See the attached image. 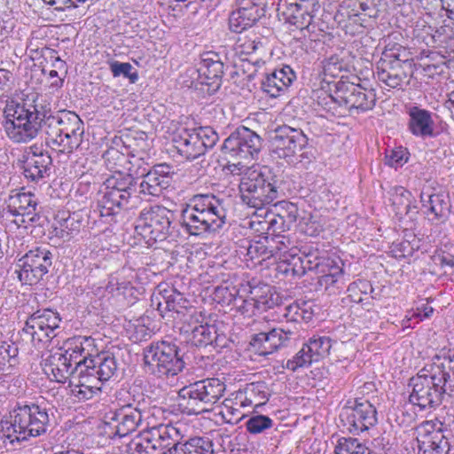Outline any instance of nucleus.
I'll return each mask as SVG.
<instances>
[{"instance_id": "56", "label": "nucleus", "mask_w": 454, "mask_h": 454, "mask_svg": "<svg viewBox=\"0 0 454 454\" xmlns=\"http://www.w3.org/2000/svg\"><path fill=\"white\" fill-rule=\"evenodd\" d=\"M408 154L409 153L406 148L402 146L396 147L386 155V164L392 168H398L407 162Z\"/></svg>"}, {"instance_id": "48", "label": "nucleus", "mask_w": 454, "mask_h": 454, "mask_svg": "<svg viewBox=\"0 0 454 454\" xmlns=\"http://www.w3.org/2000/svg\"><path fill=\"white\" fill-rule=\"evenodd\" d=\"M290 256L291 259L287 258V262H283V266H285L283 272L294 277L303 276L308 271L305 267V265H308V260L295 254H290Z\"/></svg>"}, {"instance_id": "5", "label": "nucleus", "mask_w": 454, "mask_h": 454, "mask_svg": "<svg viewBox=\"0 0 454 454\" xmlns=\"http://www.w3.org/2000/svg\"><path fill=\"white\" fill-rule=\"evenodd\" d=\"M134 174L114 170L104 183L101 197L98 200L100 216L113 217L138 201V190Z\"/></svg>"}, {"instance_id": "38", "label": "nucleus", "mask_w": 454, "mask_h": 454, "mask_svg": "<svg viewBox=\"0 0 454 454\" xmlns=\"http://www.w3.org/2000/svg\"><path fill=\"white\" fill-rule=\"evenodd\" d=\"M331 84L332 82H326L328 90H326L324 86H322L319 90H313L312 98L326 112L332 111L333 114H335V106H339V100L336 97V88H334L333 92H332Z\"/></svg>"}, {"instance_id": "6", "label": "nucleus", "mask_w": 454, "mask_h": 454, "mask_svg": "<svg viewBox=\"0 0 454 454\" xmlns=\"http://www.w3.org/2000/svg\"><path fill=\"white\" fill-rule=\"evenodd\" d=\"M50 419L45 408L37 404H18L10 412V420L2 426L3 436L14 442L27 441L46 433Z\"/></svg>"}, {"instance_id": "37", "label": "nucleus", "mask_w": 454, "mask_h": 454, "mask_svg": "<svg viewBox=\"0 0 454 454\" xmlns=\"http://www.w3.org/2000/svg\"><path fill=\"white\" fill-rule=\"evenodd\" d=\"M265 242L270 247L272 257L278 258L282 262H287L288 253L293 249L289 238L283 235H275L270 238L266 237Z\"/></svg>"}, {"instance_id": "15", "label": "nucleus", "mask_w": 454, "mask_h": 454, "mask_svg": "<svg viewBox=\"0 0 454 454\" xmlns=\"http://www.w3.org/2000/svg\"><path fill=\"white\" fill-rule=\"evenodd\" d=\"M52 254L45 247H35L26 253L18 262L19 279L27 285L37 284L49 271Z\"/></svg>"}, {"instance_id": "4", "label": "nucleus", "mask_w": 454, "mask_h": 454, "mask_svg": "<svg viewBox=\"0 0 454 454\" xmlns=\"http://www.w3.org/2000/svg\"><path fill=\"white\" fill-rule=\"evenodd\" d=\"M82 364L78 367V382L71 386V395L78 402L91 399L101 391L102 384L115 375L118 364L109 353L95 352L91 356L82 358Z\"/></svg>"}, {"instance_id": "26", "label": "nucleus", "mask_w": 454, "mask_h": 454, "mask_svg": "<svg viewBox=\"0 0 454 454\" xmlns=\"http://www.w3.org/2000/svg\"><path fill=\"white\" fill-rule=\"evenodd\" d=\"M407 128L415 137L427 138L434 137V121L432 112L417 105L406 106Z\"/></svg>"}, {"instance_id": "62", "label": "nucleus", "mask_w": 454, "mask_h": 454, "mask_svg": "<svg viewBox=\"0 0 454 454\" xmlns=\"http://www.w3.org/2000/svg\"><path fill=\"white\" fill-rule=\"evenodd\" d=\"M253 302H256V298L248 300L238 298V302L235 305L242 314H254V310L257 309V304H253Z\"/></svg>"}, {"instance_id": "19", "label": "nucleus", "mask_w": 454, "mask_h": 454, "mask_svg": "<svg viewBox=\"0 0 454 454\" xmlns=\"http://www.w3.org/2000/svg\"><path fill=\"white\" fill-rule=\"evenodd\" d=\"M189 201L196 214L208 223L213 232L219 231L226 221L223 200L212 193H200L192 196Z\"/></svg>"}, {"instance_id": "1", "label": "nucleus", "mask_w": 454, "mask_h": 454, "mask_svg": "<svg viewBox=\"0 0 454 454\" xmlns=\"http://www.w3.org/2000/svg\"><path fill=\"white\" fill-rule=\"evenodd\" d=\"M3 127L6 136L15 143H27L43 129L46 143L63 153L77 150L84 135V124L74 112L62 110L51 114L42 105L11 103L4 109Z\"/></svg>"}, {"instance_id": "64", "label": "nucleus", "mask_w": 454, "mask_h": 454, "mask_svg": "<svg viewBox=\"0 0 454 454\" xmlns=\"http://www.w3.org/2000/svg\"><path fill=\"white\" fill-rule=\"evenodd\" d=\"M284 317L287 321L298 322L300 321V305L298 303H292L285 307Z\"/></svg>"}, {"instance_id": "16", "label": "nucleus", "mask_w": 454, "mask_h": 454, "mask_svg": "<svg viewBox=\"0 0 454 454\" xmlns=\"http://www.w3.org/2000/svg\"><path fill=\"white\" fill-rule=\"evenodd\" d=\"M333 85L336 88V97L340 107H344L349 111L356 109L362 112L372 110L374 107L376 95L373 90H368L360 84L342 79Z\"/></svg>"}, {"instance_id": "24", "label": "nucleus", "mask_w": 454, "mask_h": 454, "mask_svg": "<svg viewBox=\"0 0 454 454\" xmlns=\"http://www.w3.org/2000/svg\"><path fill=\"white\" fill-rule=\"evenodd\" d=\"M293 334L290 329L273 328L268 333L254 334L250 345L258 355L268 356L285 346Z\"/></svg>"}, {"instance_id": "27", "label": "nucleus", "mask_w": 454, "mask_h": 454, "mask_svg": "<svg viewBox=\"0 0 454 454\" xmlns=\"http://www.w3.org/2000/svg\"><path fill=\"white\" fill-rule=\"evenodd\" d=\"M172 143L179 155L187 160H193L204 155V147L194 128L178 129L173 136Z\"/></svg>"}, {"instance_id": "61", "label": "nucleus", "mask_w": 454, "mask_h": 454, "mask_svg": "<svg viewBox=\"0 0 454 454\" xmlns=\"http://www.w3.org/2000/svg\"><path fill=\"white\" fill-rule=\"evenodd\" d=\"M342 262L340 260L335 261L333 259V265L330 267L328 276L325 275V284L333 285L338 281V278L342 275Z\"/></svg>"}, {"instance_id": "46", "label": "nucleus", "mask_w": 454, "mask_h": 454, "mask_svg": "<svg viewBox=\"0 0 454 454\" xmlns=\"http://www.w3.org/2000/svg\"><path fill=\"white\" fill-rule=\"evenodd\" d=\"M257 304V310L266 311L270 309L274 308L280 302V297L272 288L267 286L261 295L255 297Z\"/></svg>"}, {"instance_id": "22", "label": "nucleus", "mask_w": 454, "mask_h": 454, "mask_svg": "<svg viewBox=\"0 0 454 454\" xmlns=\"http://www.w3.org/2000/svg\"><path fill=\"white\" fill-rule=\"evenodd\" d=\"M133 159L134 160L130 161L132 167H135L136 164L137 165V169L133 170L134 174L143 177V180L137 186L138 194L151 195L154 197L160 196L163 190L169 184V176L162 174V171L160 170L162 166H158L151 170L148 169V165L142 168L139 163V159H135L134 157ZM129 170L132 171L131 168H129Z\"/></svg>"}, {"instance_id": "54", "label": "nucleus", "mask_w": 454, "mask_h": 454, "mask_svg": "<svg viewBox=\"0 0 454 454\" xmlns=\"http://www.w3.org/2000/svg\"><path fill=\"white\" fill-rule=\"evenodd\" d=\"M309 355L310 353L308 351V348L303 344L301 350L292 359L286 362V368L294 372L300 367L311 364L313 360Z\"/></svg>"}, {"instance_id": "18", "label": "nucleus", "mask_w": 454, "mask_h": 454, "mask_svg": "<svg viewBox=\"0 0 454 454\" xmlns=\"http://www.w3.org/2000/svg\"><path fill=\"white\" fill-rule=\"evenodd\" d=\"M340 419L343 426L354 434L369 430L378 421L376 408L369 401L357 400L354 405L342 408Z\"/></svg>"}, {"instance_id": "58", "label": "nucleus", "mask_w": 454, "mask_h": 454, "mask_svg": "<svg viewBox=\"0 0 454 454\" xmlns=\"http://www.w3.org/2000/svg\"><path fill=\"white\" fill-rule=\"evenodd\" d=\"M369 287L370 286L366 282H354L348 287V297L349 298L350 301L360 303L364 300L363 295H367V290Z\"/></svg>"}, {"instance_id": "23", "label": "nucleus", "mask_w": 454, "mask_h": 454, "mask_svg": "<svg viewBox=\"0 0 454 454\" xmlns=\"http://www.w3.org/2000/svg\"><path fill=\"white\" fill-rule=\"evenodd\" d=\"M420 201L427 219L433 224L444 223L450 213V202L445 191L427 193L421 192Z\"/></svg>"}, {"instance_id": "20", "label": "nucleus", "mask_w": 454, "mask_h": 454, "mask_svg": "<svg viewBox=\"0 0 454 454\" xmlns=\"http://www.w3.org/2000/svg\"><path fill=\"white\" fill-rule=\"evenodd\" d=\"M38 200L30 192H17L9 197L8 212L14 216L12 222L18 227L27 228L39 219L36 211Z\"/></svg>"}, {"instance_id": "43", "label": "nucleus", "mask_w": 454, "mask_h": 454, "mask_svg": "<svg viewBox=\"0 0 454 454\" xmlns=\"http://www.w3.org/2000/svg\"><path fill=\"white\" fill-rule=\"evenodd\" d=\"M18 356V348L10 344H4L0 346V373L7 375L16 364V357Z\"/></svg>"}, {"instance_id": "40", "label": "nucleus", "mask_w": 454, "mask_h": 454, "mask_svg": "<svg viewBox=\"0 0 454 454\" xmlns=\"http://www.w3.org/2000/svg\"><path fill=\"white\" fill-rule=\"evenodd\" d=\"M219 414L225 423L231 425L238 424L245 416L241 411L240 404L234 398L224 399Z\"/></svg>"}, {"instance_id": "9", "label": "nucleus", "mask_w": 454, "mask_h": 454, "mask_svg": "<svg viewBox=\"0 0 454 454\" xmlns=\"http://www.w3.org/2000/svg\"><path fill=\"white\" fill-rule=\"evenodd\" d=\"M144 360L148 371L159 378L177 375L184 368L178 346L171 341L151 343L144 350Z\"/></svg>"}, {"instance_id": "29", "label": "nucleus", "mask_w": 454, "mask_h": 454, "mask_svg": "<svg viewBox=\"0 0 454 454\" xmlns=\"http://www.w3.org/2000/svg\"><path fill=\"white\" fill-rule=\"evenodd\" d=\"M199 316L193 313L189 314V317L184 322L181 331L187 334L189 341L195 346H207L211 344L215 337V328L214 325L201 324Z\"/></svg>"}, {"instance_id": "33", "label": "nucleus", "mask_w": 454, "mask_h": 454, "mask_svg": "<svg viewBox=\"0 0 454 454\" xmlns=\"http://www.w3.org/2000/svg\"><path fill=\"white\" fill-rule=\"evenodd\" d=\"M310 5L307 0L291 2L283 14L287 22L302 30L308 28L313 20V15L309 11Z\"/></svg>"}, {"instance_id": "10", "label": "nucleus", "mask_w": 454, "mask_h": 454, "mask_svg": "<svg viewBox=\"0 0 454 454\" xmlns=\"http://www.w3.org/2000/svg\"><path fill=\"white\" fill-rule=\"evenodd\" d=\"M174 213L162 206L144 208L135 225L136 233L146 242L164 240L170 232Z\"/></svg>"}, {"instance_id": "60", "label": "nucleus", "mask_w": 454, "mask_h": 454, "mask_svg": "<svg viewBox=\"0 0 454 454\" xmlns=\"http://www.w3.org/2000/svg\"><path fill=\"white\" fill-rule=\"evenodd\" d=\"M262 388H264V386L262 384H252L247 388V394L256 400L255 407L262 406L269 399L267 392Z\"/></svg>"}, {"instance_id": "41", "label": "nucleus", "mask_w": 454, "mask_h": 454, "mask_svg": "<svg viewBox=\"0 0 454 454\" xmlns=\"http://www.w3.org/2000/svg\"><path fill=\"white\" fill-rule=\"evenodd\" d=\"M161 299H164L165 310L168 312L174 311L177 314L182 313L183 309H186L189 301L184 298V294L176 289L170 292L165 290L164 294H159Z\"/></svg>"}, {"instance_id": "7", "label": "nucleus", "mask_w": 454, "mask_h": 454, "mask_svg": "<svg viewBox=\"0 0 454 454\" xmlns=\"http://www.w3.org/2000/svg\"><path fill=\"white\" fill-rule=\"evenodd\" d=\"M242 201L256 209L274 203L278 198L277 180L267 167L247 169L239 182Z\"/></svg>"}, {"instance_id": "21", "label": "nucleus", "mask_w": 454, "mask_h": 454, "mask_svg": "<svg viewBox=\"0 0 454 454\" xmlns=\"http://www.w3.org/2000/svg\"><path fill=\"white\" fill-rule=\"evenodd\" d=\"M142 432L155 453H160L163 450L167 451L162 454L168 453L179 440L177 428L170 424L158 423L155 416L153 419V424L149 427L144 426Z\"/></svg>"}, {"instance_id": "12", "label": "nucleus", "mask_w": 454, "mask_h": 454, "mask_svg": "<svg viewBox=\"0 0 454 454\" xmlns=\"http://www.w3.org/2000/svg\"><path fill=\"white\" fill-rule=\"evenodd\" d=\"M156 412H160V410L156 408L145 410L138 406L111 411L108 416L111 420L108 427L112 430L108 433L109 437L121 438L131 434L139 427L151 426Z\"/></svg>"}, {"instance_id": "53", "label": "nucleus", "mask_w": 454, "mask_h": 454, "mask_svg": "<svg viewBox=\"0 0 454 454\" xmlns=\"http://www.w3.org/2000/svg\"><path fill=\"white\" fill-rule=\"evenodd\" d=\"M237 290L235 287L219 286L215 288L214 299L218 303L223 305H230L231 303L237 304L238 298L236 297Z\"/></svg>"}, {"instance_id": "31", "label": "nucleus", "mask_w": 454, "mask_h": 454, "mask_svg": "<svg viewBox=\"0 0 454 454\" xmlns=\"http://www.w3.org/2000/svg\"><path fill=\"white\" fill-rule=\"evenodd\" d=\"M20 334L22 342L31 344L36 349L44 348L53 338L33 314L27 319Z\"/></svg>"}, {"instance_id": "49", "label": "nucleus", "mask_w": 454, "mask_h": 454, "mask_svg": "<svg viewBox=\"0 0 454 454\" xmlns=\"http://www.w3.org/2000/svg\"><path fill=\"white\" fill-rule=\"evenodd\" d=\"M247 256L251 260L265 261L272 257L270 247L263 240H258L251 243L247 247Z\"/></svg>"}, {"instance_id": "47", "label": "nucleus", "mask_w": 454, "mask_h": 454, "mask_svg": "<svg viewBox=\"0 0 454 454\" xmlns=\"http://www.w3.org/2000/svg\"><path fill=\"white\" fill-rule=\"evenodd\" d=\"M273 427V420L265 415L252 416L247 422L246 427L248 433L258 434Z\"/></svg>"}, {"instance_id": "45", "label": "nucleus", "mask_w": 454, "mask_h": 454, "mask_svg": "<svg viewBox=\"0 0 454 454\" xmlns=\"http://www.w3.org/2000/svg\"><path fill=\"white\" fill-rule=\"evenodd\" d=\"M33 315L39 319V323L44 326L46 332L54 338L56 336L55 330L59 327L61 320L59 313L51 309H44L38 310Z\"/></svg>"}, {"instance_id": "52", "label": "nucleus", "mask_w": 454, "mask_h": 454, "mask_svg": "<svg viewBox=\"0 0 454 454\" xmlns=\"http://www.w3.org/2000/svg\"><path fill=\"white\" fill-rule=\"evenodd\" d=\"M133 67L130 63L113 61L110 63V70L114 75V77H118L122 75L125 78H128L130 82L135 83L138 79V74L137 72H131Z\"/></svg>"}, {"instance_id": "50", "label": "nucleus", "mask_w": 454, "mask_h": 454, "mask_svg": "<svg viewBox=\"0 0 454 454\" xmlns=\"http://www.w3.org/2000/svg\"><path fill=\"white\" fill-rule=\"evenodd\" d=\"M128 454H160L155 453L152 446L148 443L143 432L139 433L127 445Z\"/></svg>"}, {"instance_id": "36", "label": "nucleus", "mask_w": 454, "mask_h": 454, "mask_svg": "<svg viewBox=\"0 0 454 454\" xmlns=\"http://www.w3.org/2000/svg\"><path fill=\"white\" fill-rule=\"evenodd\" d=\"M346 54H334L322 61L324 81L326 77H338L342 72L349 71L350 65Z\"/></svg>"}, {"instance_id": "55", "label": "nucleus", "mask_w": 454, "mask_h": 454, "mask_svg": "<svg viewBox=\"0 0 454 454\" xmlns=\"http://www.w3.org/2000/svg\"><path fill=\"white\" fill-rule=\"evenodd\" d=\"M202 146L204 147V154L207 150L212 148L218 140L217 133L211 127L194 128Z\"/></svg>"}, {"instance_id": "59", "label": "nucleus", "mask_w": 454, "mask_h": 454, "mask_svg": "<svg viewBox=\"0 0 454 454\" xmlns=\"http://www.w3.org/2000/svg\"><path fill=\"white\" fill-rule=\"evenodd\" d=\"M116 401L119 408L117 410H124L127 408L139 407V403L136 401L133 395L126 389H121L116 392Z\"/></svg>"}, {"instance_id": "8", "label": "nucleus", "mask_w": 454, "mask_h": 454, "mask_svg": "<svg viewBox=\"0 0 454 454\" xmlns=\"http://www.w3.org/2000/svg\"><path fill=\"white\" fill-rule=\"evenodd\" d=\"M225 384L217 378H207L188 386L179 391L180 403L189 415L208 412L223 395Z\"/></svg>"}, {"instance_id": "30", "label": "nucleus", "mask_w": 454, "mask_h": 454, "mask_svg": "<svg viewBox=\"0 0 454 454\" xmlns=\"http://www.w3.org/2000/svg\"><path fill=\"white\" fill-rule=\"evenodd\" d=\"M295 74L289 66L275 69L268 74L262 82V90L271 98L281 95L294 82Z\"/></svg>"}, {"instance_id": "51", "label": "nucleus", "mask_w": 454, "mask_h": 454, "mask_svg": "<svg viewBox=\"0 0 454 454\" xmlns=\"http://www.w3.org/2000/svg\"><path fill=\"white\" fill-rule=\"evenodd\" d=\"M82 221L80 216L74 213L72 215H69L65 219L64 223L62 224V229L59 233H57V235L65 240H69L74 233L80 231Z\"/></svg>"}, {"instance_id": "28", "label": "nucleus", "mask_w": 454, "mask_h": 454, "mask_svg": "<svg viewBox=\"0 0 454 454\" xmlns=\"http://www.w3.org/2000/svg\"><path fill=\"white\" fill-rule=\"evenodd\" d=\"M52 163L51 157L44 153L41 146L33 145L27 152L23 165L24 176L31 181H38L44 177Z\"/></svg>"}, {"instance_id": "32", "label": "nucleus", "mask_w": 454, "mask_h": 454, "mask_svg": "<svg viewBox=\"0 0 454 454\" xmlns=\"http://www.w3.org/2000/svg\"><path fill=\"white\" fill-rule=\"evenodd\" d=\"M197 72L202 78L201 83L214 84L223 76V63L218 54L212 51L206 52L201 56Z\"/></svg>"}, {"instance_id": "14", "label": "nucleus", "mask_w": 454, "mask_h": 454, "mask_svg": "<svg viewBox=\"0 0 454 454\" xmlns=\"http://www.w3.org/2000/svg\"><path fill=\"white\" fill-rule=\"evenodd\" d=\"M270 143V151L275 157L291 163L297 153L307 146L308 137L300 129L282 126L275 129Z\"/></svg>"}, {"instance_id": "3", "label": "nucleus", "mask_w": 454, "mask_h": 454, "mask_svg": "<svg viewBox=\"0 0 454 454\" xmlns=\"http://www.w3.org/2000/svg\"><path fill=\"white\" fill-rule=\"evenodd\" d=\"M95 352V340L91 337L78 336L69 339L65 347L51 353L43 362V370L51 380L64 383L71 375L70 387L78 382V367L82 358L89 357Z\"/></svg>"}, {"instance_id": "63", "label": "nucleus", "mask_w": 454, "mask_h": 454, "mask_svg": "<svg viewBox=\"0 0 454 454\" xmlns=\"http://www.w3.org/2000/svg\"><path fill=\"white\" fill-rule=\"evenodd\" d=\"M333 265V259L329 257H321L317 273L319 275L320 282L325 283V275L328 276L330 267Z\"/></svg>"}, {"instance_id": "39", "label": "nucleus", "mask_w": 454, "mask_h": 454, "mask_svg": "<svg viewBox=\"0 0 454 454\" xmlns=\"http://www.w3.org/2000/svg\"><path fill=\"white\" fill-rule=\"evenodd\" d=\"M305 345L313 362H317L329 354L332 340L328 336H313Z\"/></svg>"}, {"instance_id": "34", "label": "nucleus", "mask_w": 454, "mask_h": 454, "mask_svg": "<svg viewBox=\"0 0 454 454\" xmlns=\"http://www.w3.org/2000/svg\"><path fill=\"white\" fill-rule=\"evenodd\" d=\"M196 210L189 201L182 210V225L190 235L203 236L214 233L209 228L208 223L195 213Z\"/></svg>"}, {"instance_id": "17", "label": "nucleus", "mask_w": 454, "mask_h": 454, "mask_svg": "<svg viewBox=\"0 0 454 454\" xmlns=\"http://www.w3.org/2000/svg\"><path fill=\"white\" fill-rule=\"evenodd\" d=\"M439 419L423 422L418 428V454H449L450 443Z\"/></svg>"}, {"instance_id": "35", "label": "nucleus", "mask_w": 454, "mask_h": 454, "mask_svg": "<svg viewBox=\"0 0 454 454\" xmlns=\"http://www.w3.org/2000/svg\"><path fill=\"white\" fill-rule=\"evenodd\" d=\"M166 454H214L213 442L207 437H193L182 444L177 442Z\"/></svg>"}, {"instance_id": "42", "label": "nucleus", "mask_w": 454, "mask_h": 454, "mask_svg": "<svg viewBox=\"0 0 454 454\" xmlns=\"http://www.w3.org/2000/svg\"><path fill=\"white\" fill-rule=\"evenodd\" d=\"M106 290L113 296L128 299L133 296L135 288L129 281L113 277L108 281Z\"/></svg>"}, {"instance_id": "44", "label": "nucleus", "mask_w": 454, "mask_h": 454, "mask_svg": "<svg viewBox=\"0 0 454 454\" xmlns=\"http://www.w3.org/2000/svg\"><path fill=\"white\" fill-rule=\"evenodd\" d=\"M335 454H369V449L356 438H340L334 450Z\"/></svg>"}, {"instance_id": "57", "label": "nucleus", "mask_w": 454, "mask_h": 454, "mask_svg": "<svg viewBox=\"0 0 454 454\" xmlns=\"http://www.w3.org/2000/svg\"><path fill=\"white\" fill-rule=\"evenodd\" d=\"M262 43L258 40V37L254 35L252 37H239L237 42V48L239 49L241 54L250 55L262 47Z\"/></svg>"}, {"instance_id": "11", "label": "nucleus", "mask_w": 454, "mask_h": 454, "mask_svg": "<svg viewBox=\"0 0 454 454\" xmlns=\"http://www.w3.org/2000/svg\"><path fill=\"white\" fill-rule=\"evenodd\" d=\"M407 54L401 45L386 46L376 67L379 81L392 89L401 87L408 76L404 67L411 66Z\"/></svg>"}, {"instance_id": "13", "label": "nucleus", "mask_w": 454, "mask_h": 454, "mask_svg": "<svg viewBox=\"0 0 454 454\" xmlns=\"http://www.w3.org/2000/svg\"><path fill=\"white\" fill-rule=\"evenodd\" d=\"M261 148V137L252 129L240 126L224 140L222 151L230 157L250 161Z\"/></svg>"}, {"instance_id": "25", "label": "nucleus", "mask_w": 454, "mask_h": 454, "mask_svg": "<svg viewBox=\"0 0 454 454\" xmlns=\"http://www.w3.org/2000/svg\"><path fill=\"white\" fill-rule=\"evenodd\" d=\"M262 11L260 0H240L239 7L230 15V29L234 33H241L251 27L260 19Z\"/></svg>"}, {"instance_id": "2", "label": "nucleus", "mask_w": 454, "mask_h": 454, "mask_svg": "<svg viewBox=\"0 0 454 454\" xmlns=\"http://www.w3.org/2000/svg\"><path fill=\"white\" fill-rule=\"evenodd\" d=\"M409 401L420 410L439 407L445 395L454 396V349L435 356L432 362L410 379Z\"/></svg>"}]
</instances>
